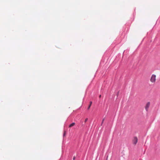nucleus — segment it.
I'll use <instances>...</instances> for the list:
<instances>
[{"label":"nucleus","instance_id":"1","mask_svg":"<svg viewBox=\"0 0 160 160\" xmlns=\"http://www.w3.org/2000/svg\"><path fill=\"white\" fill-rule=\"evenodd\" d=\"M150 81L152 83H155L156 80V75L152 74L150 78Z\"/></svg>","mask_w":160,"mask_h":160},{"label":"nucleus","instance_id":"2","mask_svg":"<svg viewBox=\"0 0 160 160\" xmlns=\"http://www.w3.org/2000/svg\"><path fill=\"white\" fill-rule=\"evenodd\" d=\"M150 105V102H147L145 106V109L147 111H148V108H149Z\"/></svg>","mask_w":160,"mask_h":160},{"label":"nucleus","instance_id":"3","mask_svg":"<svg viewBox=\"0 0 160 160\" xmlns=\"http://www.w3.org/2000/svg\"><path fill=\"white\" fill-rule=\"evenodd\" d=\"M138 141V139L137 137H134L133 140V143L134 144H136Z\"/></svg>","mask_w":160,"mask_h":160},{"label":"nucleus","instance_id":"4","mask_svg":"<svg viewBox=\"0 0 160 160\" xmlns=\"http://www.w3.org/2000/svg\"><path fill=\"white\" fill-rule=\"evenodd\" d=\"M75 124V122H73L70 124L69 126V128H70L74 126Z\"/></svg>","mask_w":160,"mask_h":160},{"label":"nucleus","instance_id":"5","mask_svg":"<svg viewBox=\"0 0 160 160\" xmlns=\"http://www.w3.org/2000/svg\"><path fill=\"white\" fill-rule=\"evenodd\" d=\"M92 101L90 102V105L88 106V110H89L90 109V107H91V105L92 104Z\"/></svg>","mask_w":160,"mask_h":160},{"label":"nucleus","instance_id":"6","mask_svg":"<svg viewBox=\"0 0 160 160\" xmlns=\"http://www.w3.org/2000/svg\"><path fill=\"white\" fill-rule=\"evenodd\" d=\"M88 120V118H86V119H85V120L84 121V122H86Z\"/></svg>","mask_w":160,"mask_h":160},{"label":"nucleus","instance_id":"7","mask_svg":"<svg viewBox=\"0 0 160 160\" xmlns=\"http://www.w3.org/2000/svg\"><path fill=\"white\" fill-rule=\"evenodd\" d=\"M104 119H103V120H102L101 125H102V123H103V122H104Z\"/></svg>","mask_w":160,"mask_h":160},{"label":"nucleus","instance_id":"8","mask_svg":"<svg viewBox=\"0 0 160 160\" xmlns=\"http://www.w3.org/2000/svg\"><path fill=\"white\" fill-rule=\"evenodd\" d=\"M75 157H74L73 158V160H74L75 159Z\"/></svg>","mask_w":160,"mask_h":160},{"label":"nucleus","instance_id":"9","mask_svg":"<svg viewBox=\"0 0 160 160\" xmlns=\"http://www.w3.org/2000/svg\"><path fill=\"white\" fill-rule=\"evenodd\" d=\"M65 135V133H64V136Z\"/></svg>","mask_w":160,"mask_h":160},{"label":"nucleus","instance_id":"10","mask_svg":"<svg viewBox=\"0 0 160 160\" xmlns=\"http://www.w3.org/2000/svg\"><path fill=\"white\" fill-rule=\"evenodd\" d=\"M101 97V95H99V98H100Z\"/></svg>","mask_w":160,"mask_h":160}]
</instances>
